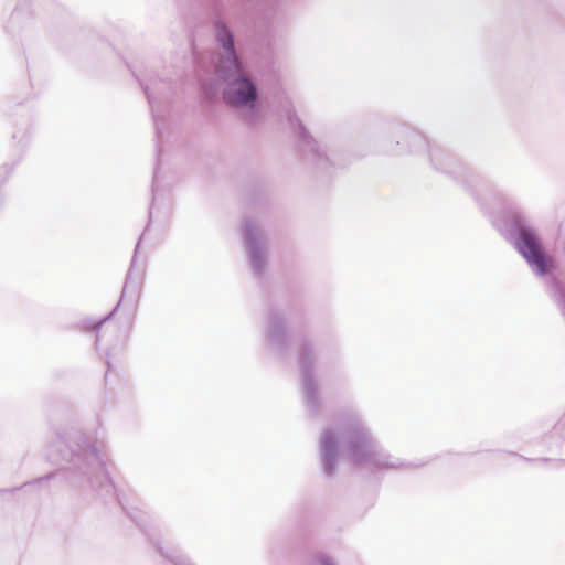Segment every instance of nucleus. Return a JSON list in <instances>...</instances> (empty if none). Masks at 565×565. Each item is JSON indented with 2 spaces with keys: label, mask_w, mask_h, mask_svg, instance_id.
Returning a JSON list of instances; mask_svg holds the SVG:
<instances>
[{
  "label": "nucleus",
  "mask_w": 565,
  "mask_h": 565,
  "mask_svg": "<svg viewBox=\"0 0 565 565\" xmlns=\"http://www.w3.org/2000/svg\"><path fill=\"white\" fill-rule=\"evenodd\" d=\"M106 445L105 434L96 428L70 427L56 434V440L47 447V460L61 465V470L25 482L30 488L49 480H57L83 493H96L106 504L118 503L126 515L142 531L157 552L175 565H193L161 544V530L143 509V502L130 490L118 489L105 469L102 452Z\"/></svg>",
  "instance_id": "1"
},
{
  "label": "nucleus",
  "mask_w": 565,
  "mask_h": 565,
  "mask_svg": "<svg viewBox=\"0 0 565 565\" xmlns=\"http://www.w3.org/2000/svg\"><path fill=\"white\" fill-rule=\"evenodd\" d=\"M340 450L352 466L371 472L419 467L418 463L405 462L387 454L358 412L340 416L333 426L326 427L321 434L319 454L327 477L334 475Z\"/></svg>",
  "instance_id": "2"
},
{
  "label": "nucleus",
  "mask_w": 565,
  "mask_h": 565,
  "mask_svg": "<svg viewBox=\"0 0 565 565\" xmlns=\"http://www.w3.org/2000/svg\"><path fill=\"white\" fill-rule=\"evenodd\" d=\"M387 151L392 154L422 153L426 152L430 163L436 171L451 177L475 193L480 206L487 210L483 202V194L500 199L499 194L486 181V179L470 168L447 149L440 146H431L426 137L404 122H394L390 126Z\"/></svg>",
  "instance_id": "3"
},
{
  "label": "nucleus",
  "mask_w": 565,
  "mask_h": 565,
  "mask_svg": "<svg viewBox=\"0 0 565 565\" xmlns=\"http://www.w3.org/2000/svg\"><path fill=\"white\" fill-rule=\"evenodd\" d=\"M213 35L220 47L214 64L215 74L221 82L227 84L222 92L223 100L232 108H246L247 124L253 126L258 117V92L256 84L247 75L236 47L234 32L226 21L217 18L213 22Z\"/></svg>",
  "instance_id": "4"
},
{
  "label": "nucleus",
  "mask_w": 565,
  "mask_h": 565,
  "mask_svg": "<svg viewBox=\"0 0 565 565\" xmlns=\"http://www.w3.org/2000/svg\"><path fill=\"white\" fill-rule=\"evenodd\" d=\"M501 228L505 239L526 260L536 276H545L554 268L552 258L545 253L542 242L524 212L516 206H509L502 218Z\"/></svg>",
  "instance_id": "5"
},
{
  "label": "nucleus",
  "mask_w": 565,
  "mask_h": 565,
  "mask_svg": "<svg viewBox=\"0 0 565 565\" xmlns=\"http://www.w3.org/2000/svg\"><path fill=\"white\" fill-rule=\"evenodd\" d=\"M297 364L300 372L303 403L312 417L322 413L323 401L316 376L317 353L313 340L299 335L296 340Z\"/></svg>",
  "instance_id": "6"
},
{
  "label": "nucleus",
  "mask_w": 565,
  "mask_h": 565,
  "mask_svg": "<svg viewBox=\"0 0 565 565\" xmlns=\"http://www.w3.org/2000/svg\"><path fill=\"white\" fill-rule=\"evenodd\" d=\"M143 235H145V233L140 235V237L136 244L131 265H130V268L127 274L126 281H125V285H124V288L121 291V298H120L119 302L117 303V306L107 316H105L104 318H102L99 320H94V319L83 320V328L85 330L96 331V348L97 349H98L99 343L102 342V340L104 339V337L106 334V330H103V326L118 310L119 306L121 305L122 298L127 295H130L131 297L135 298L138 296V294L140 291V287L142 284V277H143V265L139 266L137 260H138V253H139V248H140Z\"/></svg>",
  "instance_id": "7"
},
{
  "label": "nucleus",
  "mask_w": 565,
  "mask_h": 565,
  "mask_svg": "<svg viewBox=\"0 0 565 565\" xmlns=\"http://www.w3.org/2000/svg\"><path fill=\"white\" fill-rule=\"evenodd\" d=\"M287 120L298 139V147L307 160L312 161L319 170H327L329 167L337 164L334 157L329 158L318 148L316 140L311 138L294 110L288 113Z\"/></svg>",
  "instance_id": "8"
},
{
  "label": "nucleus",
  "mask_w": 565,
  "mask_h": 565,
  "mask_svg": "<svg viewBox=\"0 0 565 565\" xmlns=\"http://www.w3.org/2000/svg\"><path fill=\"white\" fill-rule=\"evenodd\" d=\"M242 232L252 270L255 276L260 277L264 275L267 267L266 238L262 235L257 224L252 218H245Z\"/></svg>",
  "instance_id": "9"
},
{
  "label": "nucleus",
  "mask_w": 565,
  "mask_h": 565,
  "mask_svg": "<svg viewBox=\"0 0 565 565\" xmlns=\"http://www.w3.org/2000/svg\"><path fill=\"white\" fill-rule=\"evenodd\" d=\"M264 334L269 350L279 356H285L289 352L292 338L287 327L285 313H281L277 308L271 307L269 309Z\"/></svg>",
  "instance_id": "10"
},
{
  "label": "nucleus",
  "mask_w": 565,
  "mask_h": 565,
  "mask_svg": "<svg viewBox=\"0 0 565 565\" xmlns=\"http://www.w3.org/2000/svg\"><path fill=\"white\" fill-rule=\"evenodd\" d=\"M131 73L134 77L138 81L140 84L142 90L146 94V97L148 99L152 119H153V126H154V132H156V153L159 156L161 151V139L163 136V127L166 125V118L164 114L161 111V99L166 98L168 96L167 93H159V96H157V85L158 79L157 77H150L149 79H146L141 77L135 70H131Z\"/></svg>",
  "instance_id": "11"
},
{
  "label": "nucleus",
  "mask_w": 565,
  "mask_h": 565,
  "mask_svg": "<svg viewBox=\"0 0 565 565\" xmlns=\"http://www.w3.org/2000/svg\"><path fill=\"white\" fill-rule=\"evenodd\" d=\"M286 34V20L281 14L275 11L271 15H266L263 19L258 32V43L263 49L274 51V49L284 41Z\"/></svg>",
  "instance_id": "12"
},
{
  "label": "nucleus",
  "mask_w": 565,
  "mask_h": 565,
  "mask_svg": "<svg viewBox=\"0 0 565 565\" xmlns=\"http://www.w3.org/2000/svg\"><path fill=\"white\" fill-rule=\"evenodd\" d=\"M25 18L26 13L23 10L15 9L11 13L10 19L7 23V30L12 34L19 33L23 29L21 23L25 20Z\"/></svg>",
  "instance_id": "13"
},
{
  "label": "nucleus",
  "mask_w": 565,
  "mask_h": 565,
  "mask_svg": "<svg viewBox=\"0 0 565 565\" xmlns=\"http://www.w3.org/2000/svg\"><path fill=\"white\" fill-rule=\"evenodd\" d=\"M20 128L13 132L12 138L17 140L18 145L21 149H24L28 145L29 135H30V122L29 118H23L20 122Z\"/></svg>",
  "instance_id": "14"
},
{
  "label": "nucleus",
  "mask_w": 565,
  "mask_h": 565,
  "mask_svg": "<svg viewBox=\"0 0 565 565\" xmlns=\"http://www.w3.org/2000/svg\"><path fill=\"white\" fill-rule=\"evenodd\" d=\"M158 163L154 166L152 184H151V193H152V202L149 209V223L152 222L153 213L156 210V201L159 196V181H158Z\"/></svg>",
  "instance_id": "15"
},
{
  "label": "nucleus",
  "mask_w": 565,
  "mask_h": 565,
  "mask_svg": "<svg viewBox=\"0 0 565 565\" xmlns=\"http://www.w3.org/2000/svg\"><path fill=\"white\" fill-rule=\"evenodd\" d=\"M317 565H335L333 559L327 554H319L316 557Z\"/></svg>",
  "instance_id": "16"
},
{
  "label": "nucleus",
  "mask_w": 565,
  "mask_h": 565,
  "mask_svg": "<svg viewBox=\"0 0 565 565\" xmlns=\"http://www.w3.org/2000/svg\"><path fill=\"white\" fill-rule=\"evenodd\" d=\"M203 92L207 98H212L216 94L214 88L211 85L206 84L203 85Z\"/></svg>",
  "instance_id": "17"
},
{
  "label": "nucleus",
  "mask_w": 565,
  "mask_h": 565,
  "mask_svg": "<svg viewBox=\"0 0 565 565\" xmlns=\"http://www.w3.org/2000/svg\"><path fill=\"white\" fill-rule=\"evenodd\" d=\"M111 354L109 351H106L105 352V361H106V364H107V371L109 372L111 369H113V361H111Z\"/></svg>",
  "instance_id": "18"
},
{
  "label": "nucleus",
  "mask_w": 565,
  "mask_h": 565,
  "mask_svg": "<svg viewBox=\"0 0 565 565\" xmlns=\"http://www.w3.org/2000/svg\"><path fill=\"white\" fill-rule=\"evenodd\" d=\"M2 170H3L4 174H6V177H8L9 173L13 170V166H10L9 163H4L2 166Z\"/></svg>",
  "instance_id": "19"
},
{
  "label": "nucleus",
  "mask_w": 565,
  "mask_h": 565,
  "mask_svg": "<svg viewBox=\"0 0 565 565\" xmlns=\"http://www.w3.org/2000/svg\"><path fill=\"white\" fill-rule=\"evenodd\" d=\"M4 202V194L0 191V206L3 204Z\"/></svg>",
  "instance_id": "20"
},
{
  "label": "nucleus",
  "mask_w": 565,
  "mask_h": 565,
  "mask_svg": "<svg viewBox=\"0 0 565 565\" xmlns=\"http://www.w3.org/2000/svg\"><path fill=\"white\" fill-rule=\"evenodd\" d=\"M539 461L546 463V462H550L551 459H548V458H541V459H539Z\"/></svg>",
  "instance_id": "21"
}]
</instances>
